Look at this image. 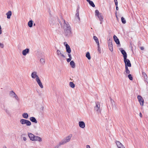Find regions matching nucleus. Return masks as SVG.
Masks as SVG:
<instances>
[{"label":"nucleus","instance_id":"1","mask_svg":"<svg viewBox=\"0 0 148 148\" xmlns=\"http://www.w3.org/2000/svg\"><path fill=\"white\" fill-rule=\"evenodd\" d=\"M64 24L63 28L64 30V33L66 36H70L72 34L71 27L69 23L64 20Z\"/></svg>","mask_w":148,"mask_h":148},{"label":"nucleus","instance_id":"2","mask_svg":"<svg viewBox=\"0 0 148 148\" xmlns=\"http://www.w3.org/2000/svg\"><path fill=\"white\" fill-rule=\"evenodd\" d=\"M72 136V134H70L68 136L64 138L59 143V145L58 146L57 148H58L61 145L67 143L69 142Z\"/></svg>","mask_w":148,"mask_h":148},{"label":"nucleus","instance_id":"3","mask_svg":"<svg viewBox=\"0 0 148 148\" xmlns=\"http://www.w3.org/2000/svg\"><path fill=\"white\" fill-rule=\"evenodd\" d=\"M95 15L97 16L99 21H101L100 24H101L103 21V16L102 14L100 13L98 10H96L95 11Z\"/></svg>","mask_w":148,"mask_h":148},{"label":"nucleus","instance_id":"4","mask_svg":"<svg viewBox=\"0 0 148 148\" xmlns=\"http://www.w3.org/2000/svg\"><path fill=\"white\" fill-rule=\"evenodd\" d=\"M20 122L22 125L26 124L27 126H30L31 125V123L28 120L21 119L20 120Z\"/></svg>","mask_w":148,"mask_h":148},{"label":"nucleus","instance_id":"5","mask_svg":"<svg viewBox=\"0 0 148 148\" xmlns=\"http://www.w3.org/2000/svg\"><path fill=\"white\" fill-rule=\"evenodd\" d=\"M100 103L99 102H97L96 103V106L95 107V110L98 113H101V109L100 108Z\"/></svg>","mask_w":148,"mask_h":148},{"label":"nucleus","instance_id":"6","mask_svg":"<svg viewBox=\"0 0 148 148\" xmlns=\"http://www.w3.org/2000/svg\"><path fill=\"white\" fill-rule=\"evenodd\" d=\"M31 76L32 78L34 79H36V80L37 79L39 78L37 75V72L36 71L32 72L31 73Z\"/></svg>","mask_w":148,"mask_h":148},{"label":"nucleus","instance_id":"7","mask_svg":"<svg viewBox=\"0 0 148 148\" xmlns=\"http://www.w3.org/2000/svg\"><path fill=\"white\" fill-rule=\"evenodd\" d=\"M124 62L125 64V66L131 67V64L130 60L129 59L125 58H124Z\"/></svg>","mask_w":148,"mask_h":148},{"label":"nucleus","instance_id":"8","mask_svg":"<svg viewBox=\"0 0 148 148\" xmlns=\"http://www.w3.org/2000/svg\"><path fill=\"white\" fill-rule=\"evenodd\" d=\"M137 98L140 105L143 106L144 105V101L142 97L140 95H138Z\"/></svg>","mask_w":148,"mask_h":148},{"label":"nucleus","instance_id":"9","mask_svg":"<svg viewBox=\"0 0 148 148\" xmlns=\"http://www.w3.org/2000/svg\"><path fill=\"white\" fill-rule=\"evenodd\" d=\"M57 54L58 56L60 58H65V56L58 49L56 51Z\"/></svg>","mask_w":148,"mask_h":148},{"label":"nucleus","instance_id":"10","mask_svg":"<svg viewBox=\"0 0 148 148\" xmlns=\"http://www.w3.org/2000/svg\"><path fill=\"white\" fill-rule=\"evenodd\" d=\"M42 140V139L41 137L38 136H35L33 141H38L41 142Z\"/></svg>","mask_w":148,"mask_h":148},{"label":"nucleus","instance_id":"11","mask_svg":"<svg viewBox=\"0 0 148 148\" xmlns=\"http://www.w3.org/2000/svg\"><path fill=\"white\" fill-rule=\"evenodd\" d=\"M3 108L7 114H10V110L7 107L3 105Z\"/></svg>","mask_w":148,"mask_h":148},{"label":"nucleus","instance_id":"12","mask_svg":"<svg viewBox=\"0 0 148 148\" xmlns=\"http://www.w3.org/2000/svg\"><path fill=\"white\" fill-rule=\"evenodd\" d=\"M119 50L121 51L122 54L123 55V57L124 58H127V54L125 51L123 50L122 48H120L119 49Z\"/></svg>","mask_w":148,"mask_h":148},{"label":"nucleus","instance_id":"13","mask_svg":"<svg viewBox=\"0 0 148 148\" xmlns=\"http://www.w3.org/2000/svg\"><path fill=\"white\" fill-rule=\"evenodd\" d=\"M29 49L28 48H26L22 51V54L23 56H26L27 54L29 53Z\"/></svg>","mask_w":148,"mask_h":148},{"label":"nucleus","instance_id":"14","mask_svg":"<svg viewBox=\"0 0 148 148\" xmlns=\"http://www.w3.org/2000/svg\"><path fill=\"white\" fill-rule=\"evenodd\" d=\"M116 143L118 148H125L124 146L120 142L116 141Z\"/></svg>","mask_w":148,"mask_h":148},{"label":"nucleus","instance_id":"15","mask_svg":"<svg viewBox=\"0 0 148 148\" xmlns=\"http://www.w3.org/2000/svg\"><path fill=\"white\" fill-rule=\"evenodd\" d=\"M142 76L144 78V80L145 82H147V74L143 71L142 72Z\"/></svg>","mask_w":148,"mask_h":148},{"label":"nucleus","instance_id":"16","mask_svg":"<svg viewBox=\"0 0 148 148\" xmlns=\"http://www.w3.org/2000/svg\"><path fill=\"white\" fill-rule=\"evenodd\" d=\"M36 81L40 88H43V86L40 79V78H39L37 79H36Z\"/></svg>","mask_w":148,"mask_h":148},{"label":"nucleus","instance_id":"17","mask_svg":"<svg viewBox=\"0 0 148 148\" xmlns=\"http://www.w3.org/2000/svg\"><path fill=\"white\" fill-rule=\"evenodd\" d=\"M79 125L80 127L84 128L85 127V124L83 121H79Z\"/></svg>","mask_w":148,"mask_h":148},{"label":"nucleus","instance_id":"18","mask_svg":"<svg viewBox=\"0 0 148 148\" xmlns=\"http://www.w3.org/2000/svg\"><path fill=\"white\" fill-rule=\"evenodd\" d=\"M27 134L30 140L33 141L35 135H34L33 134L30 133H28Z\"/></svg>","mask_w":148,"mask_h":148},{"label":"nucleus","instance_id":"19","mask_svg":"<svg viewBox=\"0 0 148 148\" xmlns=\"http://www.w3.org/2000/svg\"><path fill=\"white\" fill-rule=\"evenodd\" d=\"M113 38L114 39V41L116 43V44H120V42L119 40V39H118V38H117V36H116L114 35L113 36Z\"/></svg>","mask_w":148,"mask_h":148},{"label":"nucleus","instance_id":"20","mask_svg":"<svg viewBox=\"0 0 148 148\" xmlns=\"http://www.w3.org/2000/svg\"><path fill=\"white\" fill-rule=\"evenodd\" d=\"M9 94L10 96L13 98L16 95V94L13 90L10 91L9 92Z\"/></svg>","mask_w":148,"mask_h":148},{"label":"nucleus","instance_id":"21","mask_svg":"<svg viewBox=\"0 0 148 148\" xmlns=\"http://www.w3.org/2000/svg\"><path fill=\"white\" fill-rule=\"evenodd\" d=\"M30 120L32 122L36 123H37V121L36 118L34 117H31L29 118Z\"/></svg>","mask_w":148,"mask_h":148},{"label":"nucleus","instance_id":"22","mask_svg":"<svg viewBox=\"0 0 148 148\" xmlns=\"http://www.w3.org/2000/svg\"><path fill=\"white\" fill-rule=\"evenodd\" d=\"M12 12L10 11H9L7 12L6 14V15L7 16V18L8 19H10L12 15Z\"/></svg>","mask_w":148,"mask_h":148},{"label":"nucleus","instance_id":"23","mask_svg":"<svg viewBox=\"0 0 148 148\" xmlns=\"http://www.w3.org/2000/svg\"><path fill=\"white\" fill-rule=\"evenodd\" d=\"M23 117L25 119H27L29 117V115L27 113H24L22 114Z\"/></svg>","mask_w":148,"mask_h":148},{"label":"nucleus","instance_id":"24","mask_svg":"<svg viewBox=\"0 0 148 148\" xmlns=\"http://www.w3.org/2000/svg\"><path fill=\"white\" fill-rule=\"evenodd\" d=\"M66 52L68 53H69L71 52V50L69 46L66 45Z\"/></svg>","mask_w":148,"mask_h":148},{"label":"nucleus","instance_id":"25","mask_svg":"<svg viewBox=\"0 0 148 148\" xmlns=\"http://www.w3.org/2000/svg\"><path fill=\"white\" fill-rule=\"evenodd\" d=\"M70 65L72 68H75V63L73 61H71L70 62Z\"/></svg>","mask_w":148,"mask_h":148},{"label":"nucleus","instance_id":"26","mask_svg":"<svg viewBox=\"0 0 148 148\" xmlns=\"http://www.w3.org/2000/svg\"><path fill=\"white\" fill-rule=\"evenodd\" d=\"M77 13L76 14V16L77 17V19L79 20L80 21V17L79 16V9H77Z\"/></svg>","mask_w":148,"mask_h":148},{"label":"nucleus","instance_id":"27","mask_svg":"<svg viewBox=\"0 0 148 148\" xmlns=\"http://www.w3.org/2000/svg\"><path fill=\"white\" fill-rule=\"evenodd\" d=\"M93 39L95 40L96 43L97 44V45H99V42L97 37L96 36H93Z\"/></svg>","mask_w":148,"mask_h":148},{"label":"nucleus","instance_id":"28","mask_svg":"<svg viewBox=\"0 0 148 148\" xmlns=\"http://www.w3.org/2000/svg\"><path fill=\"white\" fill-rule=\"evenodd\" d=\"M33 21L32 20L30 21L28 23V26L30 27L32 26Z\"/></svg>","mask_w":148,"mask_h":148},{"label":"nucleus","instance_id":"29","mask_svg":"<svg viewBox=\"0 0 148 148\" xmlns=\"http://www.w3.org/2000/svg\"><path fill=\"white\" fill-rule=\"evenodd\" d=\"M40 62L42 64H44L45 63V59L43 58H41L40 59Z\"/></svg>","mask_w":148,"mask_h":148},{"label":"nucleus","instance_id":"30","mask_svg":"<svg viewBox=\"0 0 148 148\" xmlns=\"http://www.w3.org/2000/svg\"><path fill=\"white\" fill-rule=\"evenodd\" d=\"M69 85L70 87L73 88H74L75 86L74 84L72 82L69 83Z\"/></svg>","mask_w":148,"mask_h":148},{"label":"nucleus","instance_id":"31","mask_svg":"<svg viewBox=\"0 0 148 148\" xmlns=\"http://www.w3.org/2000/svg\"><path fill=\"white\" fill-rule=\"evenodd\" d=\"M125 72L126 73L129 74L130 73V71L128 69L127 66H125Z\"/></svg>","mask_w":148,"mask_h":148},{"label":"nucleus","instance_id":"32","mask_svg":"<svg viewBox=\"0 0 148 148\" xmlns=\"http://www.w3.org/2000/svg\"><path fill=\"white\" fill-rule=\"evenodd\" d=\"M86 57L88 60H90L91 58L90 53L88 52L86 53Z\"/></svg>","mask_w":148,"mask_h":148},{"label":"nucleus","instance_id":"33","mask_svg":"<svg viewBox=\"0 0 148 148\" xmlns=\"http://www.w3.org/2000/svg\"><path fill=\"white\" fill-rule=\"evenodd\" d=\"M109 50L111 51H113V45H108Z\"/></svg>","mask_w":148,"mask_h":148},{"label":"nucleus","instance_id":"34","mask_svg":"<svg viewBox=\"0 0 148 148\" xmlns=\"http://www.w3.org/2000/svg\"><path fill=\"white\" fill-rule=\"evenodd\" d=\"M13 98H14L17 101H20V99L18 96L17 95H16Z\"/></svg>","mask_w":148,"mask_h":148},{"label":"nucleus","instance_id":"35","mask_svg":"<svg viewBox=\"0 0 148 148\" xmlns=\"http://www.w3.org/2000/svg\"><path fill=\"white\" fill-rule=\"evenodd\" d=\"M88 3L92 7H95V5L94 4L93 2L92 1H90Z\"/></svg>","mask_w":148,"mask_h":148},{"label":"nucleus","instance_id":"36","mask_svg":"<svg viewBox=\"0 0 148 148\" xmlns=\"http://www.w3.org/2000/svg\"><path fill=\"white\" fill-rule=\"evenodd\" d=\"M121 21L123 23L125 24L126 23V21L125 18L123 17H122L121 18Z\"/></svg>","mask_w":148,"mask_h":148},{"label":"nucleus","instance_id":"37","mask_svg":"<svg viewBox=\"0 0 148 148\" xmlns=\"http://www.w3.org/2000/svg\"><path fill=\"white\" fill-rule=\"evenodd\" d=\"M108 45H112V40L110 39L108 41Z\"/></svg>","mask_w":148,"mask_h":148},{"label":"nucleus","instance_id":"38","mask_svg":"<svg viewBox=\"0 0 148 148\" xmlns=\"http://www.w3.org/2000/svg\"><path fill=\"white\" fill-rule=\"evenodd\" d=\"M128 77L130 80H132L133 79L131 75L129 74L128 75Z\"/></svg>","mask_w":148,"mask_h":148},{"label":"nucleus","instance_id":"39","mask_svg":"<svg viewBox=\"0 0 148 148\" xmlns=\"http://www.w3.org/2000/svg\"><path fill=\"white\" fill-rule=\"evenodd\" d=\"M4 47V45L3 44L0 43V47L1 48H3Z\"/></svg>","mask_w":148,"mask_h":148},{"label":"nucleus","instance_id":"40","mask_svg":"<svg viewBox=\"0 0 148 148\" xmlns=\"http://www.w3.org/2000/svg\"><path fill=\"white\" fill-rule=\"evenodd\" d=\"M98 45V51L100 53H101V49L99 47V45Z\"/></svg>","mask_w":148,"mask_h":148},{"label":"nucleus","instance_id":"41","mask_svg":"<svg viewBox=\"0 0 148 148\" xmlns=\"http://www.w3.org/2000/svg\"><path fill=\"white\" fill-rule=\"evenodd\" d=\"M64 45L65 46V47H66V45H69L67 44V43L66 42H64Z\"/></svg>","mask_w":148,"mask_h":148},{"label":"nucleus","instance_id":"42","mask_svg":"<svg viewBox=\"0 0 148 148\" xmlns=\"http://www.w3.org/2000/svg\"><path fill=\"white\" fill-rule=\"evenodd\" d=\"M23 140L24 141H26V140H27V138H26L25 137H23Z\"/></svg>","mask_w":148,"mask_h":148},{"label":"nucleus","instance_id":"43","mask_svg":"<svg viewBox=\"0 0 148 148\" xmlns=\"http://www.w3.org/2000/svg\"><path fill=\"white\" fill-rule=\"evenodd\" d=\"M71 59H70V58H68L67 59V62H70L71 60Z\"/></svg>","mask_w":148,"mask_h":148},{"label":"nucleus","instance_id":"44","mask_svg":"<svg viewBox=\"0 0 148 148\" xmlns=\"http://www.w3.org/2000/svg\"><path fill=\"white\" fill-rule=\"evenodd\" d=\"M68 56H69V58H70V59H71L72 58H71V55L70 54H69Z\"/></svg>","mask_w":148,"mask_h":148},{"label":"nucleus","instance_id":"45","mask_svg":"<svg viewBox=\"0 0 148 148\" xmlns=\"http://www.w3.org/2000/svg\"><path fill=\"white\" fill-rule=\"evenodd\" d=\"M114 2H115V4L116 6H117V5H118L117 1H115Z\"/></svg>","mask_w":148,"mask_h":148},{"label":"nucleus","instance_id":"46","mask_svg":"<svg viewBox=\"0 0 148 148\" xmlns=\"http://www.w3.org/2000/svg\"><path fill=\"white\" fill-rule=\"evenodd\" d=\"M141 50H143L144 49V48L143 47H141L140 48Z\"/></svg>","mask_w":148,"mask_h":148},{"label":"nucleus","instance_id":"47","mask_svg":"<svg viewBox=\"0 0 148 148\" xmlns=\"http://www.w3.org/2000/svg\"><path fill=\"white\" fill-rule=\"evenodd\" d=\"M86 148H90V146L89 145H87Z\"/></svg>","mask_w":148,"mask_h":148},{"label":"nucleus","instance_id":"48","mask_svg":"<svg viewBox=\"0 0 148 148\" xmlns=\"http://www.w3.org/2000/svg\"><path fill=\"white\" fill-rule=\"evenodd\" d=\"M140 116L141 117H142V115L141 112L140 113Z\"/></svg>","mask_w":148,"mask_h":148},{"label":"nucleus","instance_id":"49","mask_svg":"<svg viewBox=\"0 0 148 148\" xmlns=\"http://www.w3.org/2000/svg\"><path fill=\"white\" fill-rule=\"evenodd\" d=\"M116 10H118L119 9L118 8V6H116Z\"/></svg>","mask_w":148,"mask_h":148},{"label":"nucleus","instance_id":"50","mask_svg":"<svg viewBox=\"0 0 148 148\" xmlns=\"http://www.w3.org/2000/svg\"><path fill=\"white\" fill-rule=\"evenodd\" d=\"M88 2H89L90 1V0H86Z\"/></svg>","mask_w":148,"mask_h":148},{"label":"nucleus","instance_id":"51","mask_svg":"<svg viewBox=\"0 0 148 148\" xmlns=\"http://www.w3.org/2000/svg\"><path fill=\"white\" fill-rule=\"evenodd\" d=\"M111 101L112 103V101L114 102V101L112 100V99L111 100Z\"/></svg>","mask_w":148,"mask_h":148},{"label":"nucleus","instance_id":"52","mask_svg":"<svg viewBox=\"0 0 148 148\" xmlns=\"http://www.w3.org/2000/svg\"><path fill=\"white\" fill-rule=\"evenodd\" d=\"M3 148H7L5 146V147H4Z\"/></svg>","mask_w":148,"mask_h":148},{"label":"nucleus","instance_id":"53","mask_svg":"<svg viewBox=\"0 0 148 148\" xmlns=\"http://www.w3.org/2000/svg\"><path fill=\"white\" fill-rule=\"evenodd\" d=\"M117 1V0H114V1L115 2V1Z\"/></svg>","mask_w":148,"mask_h":148}]
</instances>
